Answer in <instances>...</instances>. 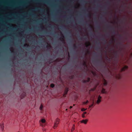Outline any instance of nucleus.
<instances>
[{"instance_id": "obj_1", "label": "nucleus", "mask_w": 132, "mask_h": 132, "mask_svg": "<svg viewBox=\"0 0 132 132\" xmlns=\"http://www.w3.org/2000/svg\"><path fill=\"white\" fill-rule=\"evenodd\" d=\"M59 119L58 118H57L54 122V128L55 129V128L57 127V125L59 123Z\"/></svg>"}, {"instance_id": "obj_2", "label": "nucleus", "mask_w": 132, "mask_h": 132, "mask_svg": "<svg viewBox=\"0 0 132 132\" xmlns=\"http://www.w3.org/2000/svg\"><path fill=\"white\" fill-rule=\"evenodd\" d=\"M101 55H100V59H97L96 60L97 62L98 63H101L102 61V53L100 52Z\"/></svg>"}, {"instance_id": "obj_3", "label": "nucleus", "mask_w": 132, "mask_h": 132, "mask_svg": "<svg viewBox=\"0 0 132 132\" xmlns=\"http://www.w3.org/2000/svg\"><path fill=\"white\" fill-rule=\"evenodd\" d=\"M68 88H65V91L64 92V93L63 95V96L64 97H65L66 96V95L67 94L68 92Z\"/></svg>"}, {"instance_id": "obj_4", "label": "nucleus", "mask_w": 132, "mask_h": 132, "mask_svg": "<svg viewBox=\"0 0 132 132\" xmlns=\"http://www.w3.org/2000/svg\"><path fill=\"white\" fill-rule=\"evenodd\" d=\"M101 96L100 95H99L98 96V99L96 102V103L97 104H98L101 102Z\"/></svg>"}, {"instance_id": "obj_5", "label": "nucleus", "mask_w": 132, "mask_h": 132, "mask_svg": "<svg viewBox=\"0 0 132 132\" xmlns=\"http://www.w3.org/2000/svg\"><path fill=\"white\" fill-rule=\"evenodd\" d=\"M41 121L42 123L43 124H40V125H41L42 127H44L45 126V125L44 124V123H45V120L44 119H42L41 120Z\"/></svg>"}, {"instance_id": "obj_6", "label": "nucleus", "mask_w": 132, "mask_h": 132, "mask_svg": "<svg viewBox=\"0 0 132 132\" xmlns=\"http://www.w3.org/2000/svg\"><path fill=\"white\" fill-rule=\"evenodd\" d=\"M88 120L87 119L83 120L80 121V122L81 123H83L85 124H86L87 123Z\"/></svg>"}, {"instance_id": "obj_7", "label": "nucleus", "mask_w": 132, "mask_h": 132, "mask_svg": "<svg viewBox=\"0 0 132 132\" xmlns=\"http://www.w3.org/2000/svg\"><path fill=\"white\" fill-rule=\"evenodd\" d=\"M0 128L3 131L4 130V126L3 124H1L0 125Z\"/></svg>"}, {"instance_id": "obj_8", "label": "nucleus", "mask_w": 132, "mask_h": 132, "mask_svg": "<svg viewBox=\"0 0 132 132\" xmlns=\"http://www.w3.org/2000/svg\"><path fill=\"white\" fill-rule=\"evenodd\" d=\"M109 28H110V29H112L113 30V34H114L115 33V31L114 29L112 27H111L110 26H109L108 27Z\"/></svg>"}, {"instance_id": "obj_9", "label": "nucleus", "mask_w": 132, "mask_h": 132, "mask_svg": "<svg viewBox=\"0 0 132 132\" xmlns=\"http://www.w3.org/2000/svg\"><path fill=\"white\" fill-rule=\"evenodd\" d=\"M90 78H88L87 80H84V82H89V81H90Z\"/></svg>"}, {"instance_id": "obj_10", "label": "nucleus", "mask_w": 132, "mask_h": 132, "mask_svg": "<svg viewBox=\"0 0 132 132\" xmlns=\"http://www.w3.org/2000/svg\"><path fill=\"white\" fill-rule=\"evenodd\" d=\"M101 92L103 93H106L105 89L104 88H103L102 89V90H101Z\"/></svg>"}, {"instance_id": "obj_11", "label": "nucleus", "mask_w": 132, "mask_h": 132, "mask_svg": "<svg viewBox=\"0 0 132 132\" xmlns=\"http://www.w3.org/2000/svg\"><path fill=\"white\" fill-rule=\"evenodd\" d=\"M104 86H106V85H107V82L105 80H104Z\"/></svg>"}, {"instance_id": "obj_12", "label": "nucleus", "mask_w": 132, "mask_h": 132, "mask_svg": "<svg viewBox=\"0 0 132 132\" xmlns=\"http://www.w3.org/2000/svg\"><path fill=\"white\" fill-rule=\"evenodd\" d=\"M43 107V105H42V104H41L40 105V108H39L40 110H42Z\"/></svg>"}, {"instance_id": "obj_13", "label": "nucleus", "mask_w": 132, "mask_h": 132, "mask_svg": "<svg viewBox=\"0 0 132 132\" xmlns=\"http://www.w3.org/2000/svg\"><path fill=\"white\" fill-rule=\"evenodd\" d=\"M51 87L52 88H53L54 87V85L53 84H51L50 85Z\"/></svg>"}, {"instance_id": "obj_14", "label": "nucleus", "mask_w": 132, "mask_h": 132, "mask_svg": "<svg viewBox=\"0 0 132 132\" xmlns=\"http://www.w3.org/2000/svg\"><path fill=\"white\" fill-rule=\"evenodd\" d=\"M102 40L105 43L106 42V39L104 38H103L102 39Z\"/></svg>"}, {"instance_id": "obj_15", "label": "nucleus", "mask_w": 132, "mask_h": 132, "mask_svg": "<svg viewBox=\"0 0 132 132\" xmlns=\"http://www.w3.org/2000/svg\"><path fill=\"white\" fill-rule=\"evenodd\" d=\"M60 39L63 42V43H64V40L63 38H60Z\"/></svg>"}, {"instance_id": "obj_16", "label": "nucleus", "mask_w": 132, "mask_h": 132, "mask_svg": "<svg viewBox=\"0 0 132 132\" xmlns=\"http://www.w3.org/2000/svg\"><path fill=\"white\" fill-rule=\"evenodd\" d=\"M75 129V127H72L71 130V132H73Z\"/></svg>"}, {"instance_id": "obj_17", "label": "nucleus", "mask_w": 132, "mask_h": 132, "mask_svg": "<svg viewBox=\"0 0 132 132\" xmlns=\"http://www.w3.org/2000/svg\"><path fill=\"white\" fill-rule=\"evenodd\" d=\"M83 65L85 66V67H87V65L86 64V62H84L83 63Z\"/></svg>"}, {"instance_id": "obj_18", "label": "nucleus", "mask_w": 132, "mask_h": 132, "mask_svg": "<svg viewBox=\"0 0 132 132\" xmlns=\"http://www.w3.org/2000/svg\"><path fill=\"white\" fill-rule=\"evenodd\" d=\"M81 2H82V3H87V1H84L82 0H81Z\"/></svg>"}, {"instance_id": "obj_19", "label": "nucleus", "mask_w": 132, "mask_h": 132, "mask_svg": "<svg viewBox=\"0 0 132 132\" xmlns=\"http://www.w3.org/2000/svg\"><path fill=\"white\" fill-rule=\"evenodd\" d=\"M73 47L74 49H76L77 48V47L76 46L75 44H74L73 45Z\"/></svg>"}, {"instance_id": "obj_20", "label": "nucleus", "mask_w": 132, "mask_h": 132, "mask_svg": "<svg viewBox=\"0 0 132 132\" xmlns=\"http://www.w3.org/2000/svg\"><path fill=\"white\" fill-rule=\"evenodd\" d=\"M97 28L98 29H100V25H98L97 26Z\"/></svg>"}, {"instance_id": "obj_21", "label": "nucleus", "mask_w": 132, "mask_h": 132, "mask_svg": "<svg viewBox=\"0 0 132 132\" xmlns=\"http://www.w3.org/2000/svg\"><path fill=\"white\" fill-rule=\"evenodd\" d=\"M86 109H85L84 108H83L82 109L81 111H86Z\"/></svg>"}, {"instance_id": "obj_22", "label": "nucleus", "mask_w": 132, "mask_h": 132, "mask_svg": "<svg viewBox=\"0 0 132 132\" xmlns=\"http://www.w3.org/2000/svg\"><path fill=\"white\" fill-rule=\"evenodd\" d=\"M100 47L98 46L96 48V50H98L100 49Z\"/></svg>"}, {"instance_id": "obj_23", "label": "nucleus", "mask_w": 132, "mask_h": 132, "mask_svg": "<svg viewBox=\"0 0 132 132\" xmlns=\"http://www.w3.org/2000/svg\"><path fill=\"white\" fill-rule=\"evenodd\" d=\"M88 102V101L87 100L86 102H84V104H86Z\"/></svg>"}, {"instance_id": "obj_24", "label": "nucleus", "mask_w": 132, "mask_h": 132, "mask_svg": "<svg viewBox=\"0 0 132 132\" xmlns=\"http://www.w3.org/2000/svg\"><path fill=\"white\" fill-rule=\"evenodd\" d=\"M94 103V101H93L92 104L89 106V108H90V107H91L93 105Z\"/></svg>"}, {"instance_id": "obj_25", "label": "nucleus", "mask_w": 132, "mask_h": 132, "mask_svg": "<svg viewBox=\"0 0 132 132\" xmlns=\"http://www.w3.org/2000/svg\"><path fill=\"white\" fill-rule=\"evenodd\" d=\"M22 6L23 7H24L25 6V4L24 3H23L21 4Z\"/></svg>"}, {"instance_id": "obj_26", "label": "nucleus", "mask_w": 132, "mask_h": 132, "mask_svg": "<svg viewBox=\"0 0 132 132\" xmlns=\"http://www.w3.org/2000/svg\"><path fill=\"white\" fill-rule=\"evenodd\" d=\"M87 16L88 17H90L91 16V14L89 13L87 15Z\"/></svg>"}, {"instance_id": "obj_27", "label": "nucleus", "mask_w": 132, "mask_h": 132, "mask_svg": "<svg viewBox=\"0 0 132 132\" xmlns=\"http://www.w3.org/2000/svg\"><path fill=\"white\" fill-rule=\"evenodd\" d=\"M90 45V43L89 42L88 43V45H86V47H88V46H89Z\"/></svg>"}, {"instance_id": "obj_28", "label": "nucleus", "mask_w": 132, "mask_h": 132, "mask_svg": "<svg viewBox=\"0 0 132 132\" xmlns=\"http://www.w3.org/2000/svg\"><path fill=\"white\" fill-rule=\"evenodd\" d=\"M88 26H89L90 28L91 29H92V27L89 24H88Z\"/></svg>"}, {"instance_id": "obj_29", "label": "nucleus", "mask_w": 132, "mask_h": 132, "mask_svg": "<svg viewBox=\"0 0 132 132\" xmlns=\"http://www.w3.org/2000/svg\"><path fill=\"white\" fill-rule=\"evenodd\" d=\"M94 55L95 56H97V57L98 56V55H97V54H96V53H95L94 54Z\"/></svg>"}, {"instance_id": "obj_30", "label": "nucleus", "mask_w": 132, "mask_h": 132, "mask_svg": "<svg viewBox=\"0 0 132 132\" xmlns=\"http://www.w3.org/2000/svg\"><path fill=\"white\" fill-rule=\"evenodd\" d=\"M82 117L83 118H85V116L84 115V114H82Z\"/></svg>"}, {"instance_id": "obj_31", "label": "nucleus", "mask_w": 132, "mask_h": 132, "mask_svg": "<svg viewBox=\"0 0 132 132\" xmlns=\"http://www.w3.org/2000/svg\"><path fill=\"white\" fill-rule=\"evenodd\" d=\"M96 44L98 45H101V43L100 42H99L98 43H96Z\"/></svg>"}, {"instance_id": "obj_32", "label": "nucleus", "mask_w": 132, "mask_h": 132, "mask_svg": "<svg viewBox=\"0 0 132 132\" xmlns=\"http://www.w3.org/2000/svg\"><path fill=\"white\" fill-rule=\"evenodd\" d=\"M107 3L109 4H110V2L109 1H108L107 2Z\"/></svg>"}, {"instance_id": "obj_33", "label": "nucleus", "mask_w": 132, "mask_h": 132, "mask_svg": "<svg viewBox=\"0 0 132 132\" xmlns=\"http://www.w3.org/2000/svg\"><path fill=\"white\" fill-rule=\"evenodd\" d=\"M33 10H38V8H36L34 9H33Z\"/></svg>"}, {"instance_id": "obj_34", "label": "nucleus", "mask_w": 132, "mask_h": 132, "mask_svg": "<svg viewBox=\"0 0 132 132\" xmlns=\"http://www.w3.org/2000/svg\"><path fill=\"white\" fill-rule=\"evenodd\" d=\"M113 40H114V39H112L111 40V42L110 43V44H111V43L113 41Z\"/></svg>"}, {"instance_id": "obj_35", "label": "nucleus", "mask_w": 132, "mask_h": 132, "mask_svg": "<svg viewBox=\"0 0 132 132\" xmlns=\"http://www.w3.org/2000/svg\"><path fill=\"white\" fill-rule=\"evenodd\" d=\"M87 113V112H84V113H83V114H84V115L86 114Z\"/></svg>"}, {"instance_id": "obj_36", "label": "nucleus", "mask_w": 132, "mask_h": 132, "mask_svg": "<svg viewBox=\"0 0 132 132\" xmlns=\"http://www.w3.org/2000/svg\"><path fill=\"white\" fill-rule=\"evenodd\" d=\"M79 37H80V38L79 39L80 40H81L82 39V38H81L79 36Z\"/></svg>"}, {"instance_id": "obj_37", "label": "nucleus", "mask_w": 132, "mask_h": 132, "mask_svg": "<svg viewBox=\"0 0 132 132\" xmlns=\"http://www.w3.org/2000/svg\"><path fill=\"white\" fill-rule=\"evenodd\" d=\"M87 39V37H85L84 38V39Z\"/></svg>"}, {"instance_id": "obj_38", "label": "nucleus", "mask_w": 132, "mask_h": 132, "mask_svg": "<svg viewBox=\"0 0 132 132\" xmlns=\"http://www.w3.org/2000/svg\"><path fill=\"white\" fill-rule=\"evenodd\" d=\"M93 34H92V33H90V35H91V36H93Z\"/></svg>"}, {"instance_id": "obj_39", "label": "nucleus", "mask_w": 132, "mask_h": 132, "mask_svg": "<svg viewBox=\"0 0 132 132\" xmlns=\"http://www.w3.org/2000/svg\"><path fill=\"white\" fill-rule=\"evenodd\" d=\"M27 45V44H24V46H26Z\"/></svg>"}, {"instance_id": "obj_40", "label": "nucleus", "mask_w": 132, "mask_h": 132, "mask_svg": "<svg viewBox=\"0 0 132 132\" xmlns=\"http://www.w3.org/2000/svg\"><path fill=\"white\" fill-rule=\"evenodd\" d=\"M115 55H117V52H116V53H115Z\"/></svg>"}, {"instance_id": "obj_41", "label": "nucleus", "mask_w": 132, "mask_h": 132, "mask_svg": "<svg viewBox=\"0 0 132 132\" xmlns=\"http://www.w3.org/2000/svg\"><path fill=\"white\" fill-rule=\"evenodd\" d=\"M72 106H70V109H71L72 108Z\"/></svg>"}, {"instance_id": "obj_42", "label": "nucleus", "mask_w": 132, "mask_h": 132, "mask_svg": "<svg viewBox=\"0 0 132 132\" xmlns=\"http://www.w3.org/2000/svg\"><path fill=\"white\" fill-rule=\"evenodd\" d=\"M75 127V125L74 124H73V127Z\"/></svg>"}, {"instance_id": "obj_43", "label": "nucleus", "mask_w": 132, "mask_h": 132, "mask_svg": "<svg viewBox=\"0 0 132 132\" xmlns=\"http://www.w3.org/2000/svg\"><path fill=\"white\" fill-rule=\"evenodd\" d=\"M119 37H121V35H119Z\"/></svg>"}, {"instance_id": "obj_44", "label": "nucleus", "mask_w": 132, "mask_h": 132, "mask_svg": "<svg viewBox=\"0 0 132 132\" xmlns=\"http://www.w3.org/2000/svg\"><path fill=\"white\" fill-rule=\"evenodd\" d=\"M57 35H58V34H57V35H54V36H55V37H56V36Z\"/></svg>"}, {"instance_id": "obj_45", "label": "nucleus", "mask_w": 132, "mask_h": 132, "mask_svg": "<svg viewBox=\"0 0 132 132\" xmlns=\"http://www.w3.org/2000/svg\"><path fill=\"white\" fill-rule=\"evenodd\" d=\"M125 68H127V67L126 66H125Z\"/></svg>"}, {"instance_id": "obj_46", "label": "nucleus", "mask_w": 132, "mask_h": 132, "mask_svg": "<svg viewBox=\"0 0 132 132\" xmlns=\"http://www.w3.org/2000/svg\"><path fill=\"white\" fill-rule=\"evenodd\" d=\"M25 94H24V96H23V97L25 96V95H25Z\"/></svg>"}, {"instance_id": "obj_47", "label": "nucleus", "mask_w": 132, "mask_h": 132, "mask_svg": "<svg viewBox=\"0 0 132 132\" xmlns=\"http://www.w3.org/2000/svg\"><path fill=\"white\" fill-rule=\"evenodd\" d=\"M17 17H18V13L17 12ZM17 24H18V23H17Z\"/></svg>"}, {"instance_id": "obj_48", "label": "nucleus", "mask_w": 132, "mask_h": 132, "mask_svg": "<svg viewBox=\"0 0 132 132\" xmlns=\"http://www.w3.org/2000/svg\"><path fill=\"white\" fill-rule=\"evenodd\" d=\"M18 8V2H17V9Z\"/></svg>"}, {"instance_id": "obj_49", "label": "nucleus", "mask_w": 132, "mask_h": 132, "mask_svg": "<svg viewBox=\"0 0 132 132\" xmlns=\"http://www.w3.org/2000/svg\"><path fill=\"white\" fill-rule=\"evenodd\" d=\"M48 45H47L46 46V47L47 48L48 47Z\"/></svg>"}, {"instance_id": "obj_50", "label": "nucleus", "mask_w": 132, "mask_h": 132, "mask_svg": "<svg viewBox=\"0 0 132 132\" xmlns=\"http://www.w3.org/2000/svg\"><path fill=\"white\" fill-rule=\"evenodd\" d=\"M7 5L9 6H10L9 5H8V4H7Z\"/></svg>"}, {"instance_id": "obj_51", "label": "nucleus", "mask_w": 132, "mask_h": 132, "mask_svg": "<svg viewBox=\"0 0 132 132\" xmlns=\"http://www.w3.org/2000/svg\"><path fill=\"white\" fill-rule=\"evenodd\" d=\"M87 51H88V52H89L88 51V50L87 49Z\"/></svg>"}, {"instance_id": "obj_52", "label": "nucleus", "mask_w": 132, "mask_h": 132, "mask_svg": "<svg viewBox=\"0 0 132 132\" xmlns=\"http://www.w3.org/2000/svg\"><path fill=\"white\" fill-rule=\"evenodd\" d=\"M104 13H105V14L106 13V12H104Z\"/></svg>"}, {"instance_id": "obj_53", "label": "nucleus", "mask_w": 132, "mask_h": 132, "mask_svg": "<svg viewBox=\"0 0 132 132\" xmlns=\"http://www.w3.org/2000/svg\"><path fill=\"white\" fill-rule=\"evenodd\" d=\"M97 6H98V7H99V6H98V4H97Z\"/></svg>"}, {"instance_id": "obj_54", "label": "nucleus", "mask_w": 132, "mask_h": 132, "mask_svg": "<svg viewBox=\"0 0 132 132\" xmlns=\"http://www.w3.org/2000/svg\"><path fill=\"white\" fill-rule=\"evenodd\" d=\"M54 20V21H56V20Z\"/></svg>"}, {"instance_id": "obj_55", "label": "nucleus", "mask_w": 132, "mask_h": 132, "mask_svg": "<svg viewBox=\"0 0 132 132\" xmlns=\"http://www.w3.org/2000/svg\"><path fill=\"white\" fill-rule=\"evenodd\" d=\"M83 10H84V11H85V9H84Z\"/></svg>"}, {"instance_id": "obj_56", "label": "nucleus", "mask_w": 132, "mask_h": 132, "mask_svg": "<svg viewBox=\"0 0 132 132\" xmlns=\"http://www.w3.org/2000/svg\"><path fill=\"white\" fill-rule=\"evenodd\" d=\"M33 15H34L35 16L36 15L35 14H33Z\"/></svg>"}, {"instance_id": "obj_57", "label": "nucleus", "mask_w": 132, "mask_h": 132, "mask_svg": "<svg viewBox=\"0 0 132 132\" xmlns=\"http://www.w3.org/2000/svg\"><path fill=\"white\" fill-rule=\"evenodd\" d=\"M52 35H54V34H52Z\"/></svg>"}, {"instance_id": "obj_58", "label": "nucleus", "mask_w": 132, "mask_h": 132, "mask_svg": "<svg viewBox=\"0 0 132 132\" xmlns=\"http://www.w3.org/2000/svg\"><path fill=\"white\" fill-rule=\"evenodd\" d=\"M70 37L71 38V36H70Z\"/></svg>"}, {"instance_id": "obj_59", "label": "nucleus", "mask_w": 132, "mask_h": 132, "mask_svg": "<svg viewBox=\"0 0 132 132\" xmlns=\"http://www.w3.org/2000/svg\"><path fill=\"white\" fill-rule=\"evenodd\" d=\"M119 1H120V0H119Z\"/></svg>"}, {"instance_id": "obj_60", "label": "nucleus", "mask_w": 132, "mask_h": 132, "mask_svg": "<svg viewBox=\"0 0 132 132\" xmlns=\"http://www.w3.org/2000/svg\"><path fill=\"white\" fill-rule=\"evenodd\" d=\"M101 19H102V17L101 18Z\"/></svg>"}, {"instance_id": "obj_61", "label": "nucleus", "mask_w": 132, "mask_h": 132, "mask_svg": "<svg viewBox=\"0 0 132 132\" xmlns=\"http://www.w3.org/2000/svg\"><path fill=\"white\" fill-rule=\"evenodd\" d=\"M17 34H18V33H17ZM17 37H18V36H17Z\"/></svg>"}, {"instance_id": "obj_62", "label": "nucleus", "mask_w": 132, "mask_h": 132, "mask_svg": "<svg viewBox=\"0 0 132 132\" xmlns=\"http://www.w3.org/2000/svg\"><path fill=\"white\" fill-rule=\"evenodd\" d=\"M17 27H18V26H17Z\"/></svg>"}]
</instances>
